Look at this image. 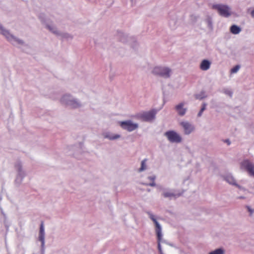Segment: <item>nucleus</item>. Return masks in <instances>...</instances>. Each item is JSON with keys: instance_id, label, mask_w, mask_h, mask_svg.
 Returning a JSON list of instances; mask_svg holds the SVG:
<instances>
[{"instance_id": "f257e3e1", "label": "nucleus", "mask_w": 254, "mask_h": 254, "mask_svg": "<svg viewBox=\"0 0 254 254\" xmlns=\"http://www.w3.org/2000/svg\"><path fill=\"white\" fill-rule=\"evenodd\" d=\"M60 102L63 105L71 109H77L82 107L80 101L70 94L63 95L60 99Z\"/></svg>"}, {"instance_id": "f03ea898", "label": "nucleus", "mask_w": 254, "mask_h": 254, "mask_svg": "<svg viewBox=\"0 0 254 254\" xmlns=\"http://www.w3.org/2000/svg\"><path fill=\"white\" fill-rule=\"evenodd\" d=\"M0 34L4 36L9 42L14 46L16 45H24V42L22 40L20 39L11 34L8 30L3 27L0 23Z\"/></svg>"}, {"instance_id": "7ed1b4c3", "label": "nucleus", "mask_w": 254, "mask_h": 254, "mask_svg": "<svg viewBox=\"0 0 254 254\" xmlns=\"http://www.w3.org/2000/svg\"><path fill=\"white\" fill-rule=\"evenodd\" d=\"M14 168L16 172V175L14 180L15 185L19 187L23 182L24 178L26 176V173L23 169L22 163L17 161L14 165Z\"/></svg>"}, {"instance_id": "20e7f679", "label": "nucleus", "mask_w": 254, "mask_h": 254, "mask_svg": "<svg viewBox=\"0 0 254 254\" xmlns=\"http://www.w3.org/2000/svg\"><path fill=\"white\" fill-rule=\"evenodd\" d=\"M151 72L155 75L164 78H169L171 76L172 70L168 66H156L152 69Z\"/></svg>"}, {"instance_id": "39448f33", "label": "nucleus", "mask_w": 254, "mask_h": 254, "mask_svg": "<svg viewBox=\"0 0 254 254\" xmlns=\"http://www.w3.org/2000/svg\"><path fill=\"white\" fill-rule=\"evenodd\" d=\"M212 8L217 11L218 14L224 17H229L231 15V9L230 7L224 4H214Z\"/></svg>"}, {"instance_id": "423d86ee", "label": "nucleus", "mask_w": 254, "mask_h": 254, "mask_svg": "<svg viewBox=\"0 0 254 254\" xmlns=\"http://www.w3.org/2000/svg\"><path fill=\"white\" fill-rule=\"evenodd\" d=\"M157 112V111L156 109H152L137 114L136 118L144 122H151L155 118Z\"/></svg>"}, {"instance_id": "0eeeda50", "label": "nucleus", "mask_w": 254, "mask_h": 254, "mask_svg": "<svg viewBox=\"0 0 254 254\" xmlns=\"http://www.w3.org/2000/svg\"><path fill=\"white\" fill-rule=\"evenodd\" d=\"M117 39L124 44H128L134 47L136 45L135 39L133 37H129L128 35L123 32H118L117 34Z\"/></svg>"}, {"instance_id": "6e6552de", "label": "nucleus", "mask_w": 254, "mask_h": 254, "mask_svg": "<svg viewBox=\"0 0 254 254\" xmlns=\"http://www.w3.org/2000/svg\"><path fill=\"white\" fill-rule=\"evenodd\" d=\"M119 124L122 129L128 132H131L136 130L139 127L137 123H133L130 120L119 122Z\"/></svg>"}, {"instance_id": "1a4fd4ad", "label": "nucleus", "mask_w": 254, "mask_h": 254, "mask_svg": "<svg viewBox=\"0 0 254 254\" xmlns=\"http://www.w3.org/2000/svg\"><path fill=\"white\" fill-rule=\"evenodd\" d=\"M165 136L171 143H180L182 141L181 135L174 130H169L164 133Z\"/></svg>"}, {"instance_id": "9d476101", "label": "nucleus", "mask_w": 254, "mask_h": 254, "mask_svg": "<svg viewBox=\"0 0 254 254\" xmlns=\"http://www.w3.org/2000/svg\"><path fill=\"white\" fill-rule=\"evenodd\" d=\"M240 168L246 170L250 175L254 177V164L249 160H244L240 164Z\"/></svg>"}, {"instance_id": "9b49d317", "label": "nucleus", "mask_w": 254, "mask_h": 254, "mask_svg": "<svg viewBox=\"0 0 254 254\" xmlns=\"http://www.w3.org/2000/svg\"><path fill=\"white\" fill-rule=\"evenodd\" d=\"M147 214L148 215L149 217L154 222L155 226V232L156 233L157 237L159 239L161 237L162 227L159 223L157 221L156 216L150 211H147Z\"/></svg>"}, {"instance_id": "f8f14e48", "label": "nucleus", "mask_w": 254, "mask_h": 254, "mask_svg": "<svg viewBox=\"0 0 254 254\" xmlns=\"http://www.w3.org/2000/svg\"><path fill=\"white\" fill-rule=\"evenodd\" d=\"M147 214L148 215L149 217L154 222L155 226V232L156 233L157 237L159 239L161 237L162 227L159 223L157 221L156 216L150 211H147Z\"/></svg>"}, {"instance_id": "ddd939ff", "label": "nucleus", "mask_w": 254, "mask_h": 254, "mask_svg": "<svg viewBox=\"0 0 254 254\" xmlns=\"http://www.w3.org/2000/svg\"><path fill=\"white\" fill-rule=\"evenodd\" d=\"M180 125L183 128L184 133L186 135L190 134L195 130L194 126L188 121L181 122Z\"/></svg>"}, {"instance_id": "4468645a", "label": "nucleus", "mask_w": 254, "mask_h": 254, "mask_svg": "<svg viewBox=\"0 0 254 254\" xmlns=\"http://www.w3.org/2000/svg\"><path fill=\"white\" fill-rule=\"evenodd\" d=\"M42 22L45 25V27L51 33L57 36L61 35V32L58 30L56 26L52 22L46 20L42 21Z\"/></svg>"}, {"instance_id": "2eb2a0df", "label": "nucleus", "mask_w": 254, "mask_h": 254, "mask_svg": "<svg viewBox=\"0 0 254 254\" xmlns=\"http://www.w3.org/2000/svg\"><path fill=\"white\" fill-rule=\"evenodd\" d=\"M45 229L43 222L40 225V230L39 233V240L41 242V251L44 254L45 250Z\"/></svg>"}, {"instance_id": "dca6fc26", "label": "nucleus", "mask_w": 254, "mask_h": 254, "mask_svg": "<svg viewBox=\"0 0 254 254\" xmlns=\"http://www.w3.org/2000/svg\"><path fill=\"white\" fill-rule=\"evenodd\" d=\"M162 196L165 198H169L170 199L172 198H176L181 195V193H176L173 190L170 189L164 190L162 194Z\"/></svg>"}, {"instance_id": "f3484780", "label": "nucleus", "mask_w": 254, "mask_h": 254, "mask_svg": "<svg viewBox=\"0 0 254 254\" xmlns=\"http://www.w3.org/2000/svg\"><path fill=\"white\" fill-rule=\"evenodd\" d=\"M185 103L184 102H181L175 106V110L177 113L178 115L181 117L184 116L188 110L187 108L185 107Z\"/></svg>"}, {"instance_id": "a211bd4d", "label": "nucleus", "mask_w": 254, "mask_h": 254, "mask_svg": "<svg viewBox=\"0 0 254 254\" xmlns=\"http://www.w3.org/2000/svg\"><path fill=\"white\" fill-rule=\"evenodd\" d=\"M211 63L208 60H203L199 65V68L203 71H206L210 68Z\"/></svg>"}, {"instance_id": "6ab92c4d", "label": "nucleus", "mask_w": 254, "mask_h": 254, "mask_svg": "<svg viewBox=\"0 0 254 254\" xmlns=\"http://www.w3.org/2000/svg\"><path fill=\"white\" fill-rule=\"evenodd\" d=\"M104 138H107L110 140L118 139L121 137V135L118 134H114L110 132H105L103 133Z\"/></svg>"}, {"instance_id": "aec40b11", "label": "nucleus", "mask_w": 254, "mask_h": 254, "mask_svg": "<svg viewBox=\"0 0 254 254\" xmlns=\"http://www.w3.org/2000/svg\"><path fill=\"white\" fill-rule=\"evenodd\" d=\"M224 180L231 185H236V180L232 174H227L223 176Z\"/></svg>"}, {"instance_id": "412c9836", "label": "nucleus", "mask_w": 254, "mask_h": 254, "mask_svg": "<svg viewBox=\"0 0 254 254\" xmlns=\"http://www.w3.org/2000/svg\"><path fill=\"white\" fill-rule=\"evenodd\" d=\"M157 244H158V249L159 251V252L160 254H164L163 252L162 247H161V244H168V243H167L166 241L164 240L163 239V234L161 233V237H160V239L158 238V237H157Z\"/></svg>"}, {"instance_id": "4be33fe9", "label": "nucleus", "mask_w": 254, "mask_h": 254, "mask_svg": "<svg viewBox=\"0 0 254 254\" xmlns=\"http://www.w3.org/2000/svg\"><path fill=\"white\" fill-rule=\"evenodd\" d=\"M195 99L201 100L207 97V95L204 91H201L199 93L194 95Z\"/></svg>"}, {"instance_id": "5701e85b", "label": "nucleus", "mask_w": 254, "mask_h": 254, "mask_svg": "<svg viewBox=\"0 0 254 254\" xmlns=\"http://www.w3.org/2000/svg\"><path fill=\"white\" fill-rule=\"evenodd\" d=\"M230 30L232 34H238L241 31V28L236 25H233L231 26Z\"/></svg>"}, {"instance_id": "b1692460", "label": "nucleus", "mask_w": 254, "mask_h": 254, "mask_svg": "<svg viewBox=\"0 0 254 254\" xmlns=\"http://www.w3.org/2000/svg\"><path fill=\"white\" fill-rule=\"evenodd\" d=\"M148 179L151 181L152 182L151 183H148V184H146L145 185L146 186H151V187H155L156 186V184L154 182L155 180L156 179V176L153 175V176H149L148 177Z\"/></svg>"}, {"instance_id": "393cba45", "label": "nucleus", "mask_w": 254, "mask_h": 254, "mask_svg": "<svg viewBox=\"0 0 254 254\" xmlns=\"http://www.w3.org/2000/svg\"><path fill=\"white\" fill-rule=\"evenodd\" d=\"M225 251L223 248L217 249L213 251L210 252L208 254H224Z\"/></svg>"}, {"instance_id": "a878e982", "label": "nucleus", "mask_w": 254, "mask_h": 254, "mask_svg": "<svg viewBox=\"0 0 254 254\" xmlns=\"http://www.w3.org/2000/svg\"><path fill=\"white\" fill-rule=\"evenodd\" d=\"M146 161H147V159H144L141 161V167L139 169V170H138L139 172H142L146 169V168H147V165L146 164Z\"/></svg>"}, {"instance_id": "bb28decb", "label": "nucleus", "mask_w": 254, "mask_h": 254, "mask_svg": "<svg viewBox=\"0 0 254 254\" xmlns=\"http://www.w3.org/2000/svg\"><path fill=\"white\" fill-rule=\"evenodd\" d=\"M206 106H207V104L206 103L204 102V103H202V107H201L199 112H198V113L197 114V116L198 117H201L202 116L203 112L205 110H206Z\"/></svg>"}, {"instance_id": "cd10ccee", "label": "nucleus", "mask_w": 254, "mask_h": 254, "mask_svg": "<svg viewBox=\"0 0 254 254\" xmlns=\"http://www.w3.org/2000/svg\"><path fill=\"white\" fill-rule=\"evenodd\" d=\"M59 36H61L62 38L67 39V40H68V39L71 40L73 38V36L72 35H71L70 34L67 33H61V35H60Z\"/></svg>"}, {"instance_id": "c85d7f7f", "label": "nucleus", "mask_w": 254, "mask_h": 254, "mask_svg": "<svg viewBox=\"0 0 254 254\" xmlns=\"http://www.w3.org/2000/svg\"><path fill=\"white\" fill-rule=\"evenodd\" d=\"M240 68V66L239 65H237L231 69V72L232 73H236L239 70Z\"/></svg>"}, {"instance_id": "c756f323", "label": "nucleus", "mask_w": 254, "mask_h": 254, "mask_svg": "<svg viewBox=\"0 0 254 254\" xmlns=\"http://www.w3.org/2000/svg\"><path fill=\"white\" fill-rule=\"evenodd\" d=\"M223 92L225 94L228 95L230 97H232L233 92L230 90L228 89H224L223 90Z\"/></svg>"}, {"instance_id": "7c9ffc66", "label": "nucleus", "mask_w": 254, "mask_h": 254, "mask_svg": "<svg viewBox=\"0 0 254 254\" xmlns=\"http://www.w3.org/2000/svg\"><path fill=\"white\" fill-rule=\"evenodd\" d=\"M248 211L250 212V215L251 216L254 213V209H252L249 206H246Z\"/></svg>"}, {"instance_id": "2f4dec72", "label": "nucleus", "mask_w": 254, "mask_h": 254, "mask_svg": "<svg viewBox=\"0 0 254 254\" xmlns=\"http://www.w3.org/2000/svg\"><path fill=\"white\" fill-rule=\"evenodd\" d=\"M207 23L208 26L209 27V28L210 29H212V23L211 20L210 19H208L207 20Z\"/></svg>"}, {"instance_id": "473e14b6", "label": "nucleus", "mask_w": 254, "mask_h": 254, "mask_svg": "<svg viewBox=\"0 0 254 254\" xmlns=\"http://www.w3.org/2000/svg\"><path fill=\"white\" fill-rule=\"evenodd\" d=\"M235 186H236V187H237L238 189H240V190H244V188L241 186H240L239 185H238L237 183H236V185H234Z\"/></svg>"}, {"instance_id": "72a5a7b5", "label": "nucleus", "mask_w": 254, "mask_h": 254, "mask_svg": "<svg viewBox=\"0 0 254 254\" xmlns=\"http://www.w3.org/2000/svg\"><path fill=\"white\" fill-rule=\"evenodd\" d=\"M225 142H226L228 144V145H230L231 144V142L229 139H226L225 140Z\"/></svg>"}, {"instance_id": "f704fd0d", "label": "nucleus", "mask_w": 254, "mask_h": 254, "mask_svg": "<svg viewBox=\"0 0 254 254\" xmlns=\"http://www.w3.org/2000/svg\"><path fill=\"white\" fill-rule=\"evenodd\" d=\"M251 16L252 17H253V18H254V9L251 12Z\"/></svg>"}, {"instance_id": "c9c22d12", "label": "nucleus", "mask_w": 254, "mask_h": 254, "mask_svg": "<svg viewBox=\"0 0 254 254\" xmlns=\"http://www.w3.org/2000/svg\"><path fill=\"white\" fill-rule=\"evenodd\" d=\"M238 198H239V199H244L245 197L244 196H240V197H238Z\"/></svg>"}]
</instances>
